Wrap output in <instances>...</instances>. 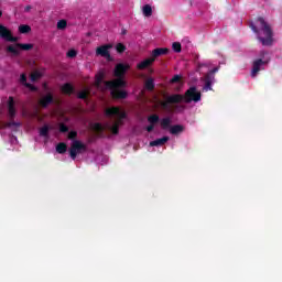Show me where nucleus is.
I'll return each instance as SVG.
<instances>
[{"instance_id": "obj_36", "label": "nucleus", "mask_w": 282, "mask_h": 282, "mask_svg": "<svg viewBox=\"0 0 282 282\" xmlns=\"http://www.w3.org/2000/svg\"><path fill=\"white\" fill-rule=\"evenodd\" d=\"M181 77L180 75H174V77L172 78V83H180Z\"/></svg>"}, {"instance_id": "obj_38", "label": "nucleus", "mask_w": 282, "mask_h": 282, "mask_svg": "<svg viewBox=\"0 0 282 282\" xmlns=\"http://www.w3.org/2000/svg\"><path fill=\"white\" fill-rule=\"evenodd\" d=\"M107 160H108V159H107V156H104V158H102V163H101V164H107Z\"/></svg>"}, {"instance_id": "obj_33", "label": "nucleus", "mask_w": 282, "mask_h": 282, "mask_svg": "<svg viewBox=\"0 0 282 282\" xmlns=\"http://www.w3.org/2000/svg\"><path fill=\"white\" fill-rule=\"evenodd\" d=\"M59 131L61 133H69V128L66 124L62 123L59 124Z\"/></svg>"}, {"instance_id": "obj_31", "label": "nucleus", "mask_w": 282, "mask_h": 282, "mask_svg": "<svg viewBox=\"0 0 282 282\" xmlns=\"http://www.w3.org/2000/svg\"><path fill=\"white\" fill-rule=\"evenodd\" d=\"M39 78H41V73L35 72L31 74V83H36V80H39Z\"/></svg>"}, {"instance_id": "obj_32", "label": "nucleus", "mask_w": 282, "mask_h": 282, "mask_svg": "<svg viewBox=\"0 0 282 282\" xmlns=\"http://www.w3.org/2000/svg\"><path fill=\"white\" fill-rule=\"evenodd\" d=\"M116 50H117V52H119V54H122V52H124V50H127V46H124V44H122V43H119V44H117Z\"/></svg>"}, {"instance_id": "obj_14", "label": "nucleus", "mask_w": 282, "mask_h": 282, "mask_svg": "<svg viewBox=\"0 0 282 282\" xmlns=\"http://www.w3.org/2000/svg\"><path fill=\"white\" fill-rule=\"evenodd\" d=\"M169 140H170L169 137H162L160 139H155L154 141L150 142V147H164V144H166Z\"/></svg>"}, {"instance_id": "obj_9", "label": "nucleus", "mask_w": 282, "mask_h": 282, "mask_svg": "<svg viewBox=\"0 0 282 282\" xmlns=\"http://www.w3.org/2000/svg\"><path fill=\"white\" fill-rule=\"evenodd\" d=\"M70 160H76V158L83 153H87V144H85L83 141H74L70 144V148L68 150Z\"/></svg>"}, {"instance_id": "obj_5", "label": "nucleus", "mask_w": 282, "mask_h": 282, "mask_svg": "<svg viewBox=\"0 0 282 282\" xmlns=\"http://www.w3.org/2000/svg\"><path fill=\"white\" fill-rule=\"evenodd\" d=\"M197 72H199V74H205L203 77H200L203 91H213V86L215 85V74L219 72V67H215L210 70V62H203L198 63Z\"/></svg>"}, {"instance_id": "obj_10", "label": "nucleus", "mask_w": 282, "mask_h": 282, "mask_svg": "<svg viewBox=\"0 0 282 282\" xmlns=\"http://www.w3.org/2000/svg\"><path fill=\"white\" fill-rule=\"evenodd\" d=\"M33 47L34 45L32 44L18 43L17 45H9L7 47V51L10 52V54H14L15 56H19V54H21L20 50H23L24 52H30V50H32Z\"/></svg>"}, {"instance_id": "obj_22", "label": "nucleus", "mask_w": 282, "mask_h": 282, "mask_svg": "<svg viewBox=\"0 0 282 282\" xmlns=\"http://www.w3.org/2000/svg\"><path fill=\"white\" fill-rule=\"evenodd\" d=\"M40 135L42 138H46V140L50 139V126H44L40 129Z\"/></svg>"}, {"instance_id": "obj_21", "label": "nucleus", "mask_w": 282, "mask_h": 282, "mask_svg": "<svg viewBox=\"0 0 282 282\" xmlns=\"http://www.w3.org/2000/svg\"><path fill=\"white\" fill-rule=\"evenodd\" d=\"M55 151L59 153V155H63L64 153H67V143L59 142L55 147Z\"/></svg>"}, {"instance_id": "obj_17", "label": "nucleus", "mask_w": 282, "mask_h": 282, "mask_svg": "<svg viewBox=\"0 0 282 282\" xmlns=\"http://www.w3.org/2000/svg\"><path fill=\"white\" fill-rule=\"evenodd\" d=\"M169 131L172 135H180V133H182L184 131V126H182V124L171 126Z\"/></svg>"}, {"instance_id": "obj_6", "label": "nucleus", "mask_w": 282, "mask_h": 282, "mask_svg": "<svg viewBox=\"0 0 282 282\" xmlns=\"http://www.w3.org/2000/svg\"><path fill=\"white\" fill-rule=\"evenodd\" d=\"M19 129H21V122H8L6 121V118H3V115L0 116V133L1 135H6V133H8L9 142L12 147H14V144H19V139H17V137L12 134L17 133Z\"/></svg>"}, {"instance_id": "obj_8", "label": "nucleus", "mask_w": 282, "mask_h": 282, "mask_svg": "<svg viewBox=\"0 0 282 282\" xmlns=\"http://www.w3.org/2000/svg\"><path fill=\"white\" fill-rule=\"evenodd\" d=\"M169 54L167 48H155L152 51V54L150 58H147L138 64V69H147V67H151L153 63H155V58H159V56H164Z\"/></svg>"}, {"instance_id": "obj_20", "label": "nucleus", "mask_w": 282, "mask_h": 282, "mask_svg": "<svg viewBox=\"0 0 282 282\" xmlns=\"http://www.w3.org/2000/svg\"><path fill=\"white\" fill-rule=\"evenodd\" d=\"M61 90L63 91V94H66L67 96H72V94H74V86L72 84H64L61 87Z\"/></svg>"}, {"instance_id": "obj_28", "label": "nucleus", "mask_w": 282, "mask_h": 282, "mask_svg": "<svg viewBox=\"0 0 282 282\" xmlns=\"http://www.w3.org/2000/svg\"><path fill=\"white\" fill-rule=\"evenodd\" d=\"M172 48L174 52H176L177 54H180V52H182V44L180 42H174L172 44Z\"/></svg>"}, {"instance_id": "obj_23", "label": "nucleus", "mask_w": 282, "mask_h": 282, "mask_svg": "<svg viewBox=\"0 0 282 282\" xmlns=\"http://www.w3.org/2000/svg\"><path fill=\"white\" fill-rule=\"evenodd\" d=\"M161 127L162 129L166 130V129H171V118L170 117H165L161 120Z\"/></svg>"}, {"instance_id": "obj_37", "label": "nucleus", "mask_w": 282, "mask_h": 282, "mask_svg": "<svg viewBox=\"0 0 282 282\" xmlns=\"http://www.w3.org/2000/svg\"><path fill=\"white\" fill-rule=\"evenodd\" d=\"M30 10H32V7H31V6H26V7L24 8V12H30Z\"/></svg>"}, {"instance_id": "obj_29", "label": "nucleus", "mask_w": 282, "mask_h": 282, "mask_svg": "<svg viewBox=\"0 0 282 282\" xmlns=\"http://www.w3.org/2000/svg\"><path fill=\"white\" fill-rule=\"evenodd\" d=\"M65 28H67V21L65 20H59L57 22V30H65Z\"/></svg>"}, {"instance_id": "obj_4", "label": "nucleus", "mask_w": 282, "mask_h": 282, "mask_svg": "<svg viewBox=\"0 0 282 282\" xmlns=\"http://www.w3.org/2000/svg\"><path fill=\"white\" fill-rule=\"evenodd\" d=\"M249 28L257 35V39L264 47H270L274 43V33L272 26L263 18H258L254 22H250Z\"/></svg>"}, {"instance_id": "obj_3", "label": "nucleus", "mask_w": 282, "mask_h": 282, "mask_svg": "<svg viewBox=\"0 0 282 282\" xmlns=\"http://www.w3.org/2000/svg\"><path fill=\"white\" fill-rule=\"evenodd\" d=\"M105 116L111 119L104 126L98 124V129L118 135L120 124H123V121L127 120V112L119 107H108L105 109Z\"/></svg>"}, {"instance_id": "obj_15", "label": "nucleus", "mask_w": 282, "mask_h": 282, "mask_svg": "<svg viewBox=\"0 0 282 282\" xmlns=\"http://www.w3.org/2000/svg\"><path fill=\"white\" fill-rule=\"evenodd\" d=\"M20 83L24 85V87H28V89H31V91H36V87L28 83V76L25 74L20 75Z\"/></svg>"}, {"instance_id": "obj_16", "label": "nucleus", "mask_w": 282, "mask_h": 282, "mask_svg": "<svg viewBox=\"0 0 282 282\" xmlns=\"http://www.w3.org/2000/svg\"><path fill=\"white\" fill-rule=\"evenodd\" d=\"M52 102H54V96L50 93L41 98V105L44 107L52 105Z\"/></svg>"}, {"instance_id": "obj_27", "label": "nucleus", "mask_w": 282, "mask_h": 282, "mask_svg": "<svg viewBox=\"0 0 282 282\" xmlns=\"http://www.w3.org/2000/svg\"><path fill=\"white\" fill-rule=\"evenodd\" d=\"M67 138H68V140H70L72 142L78 141V140L76 139V138H78V132H76V130L68 131Z\"/></svg>"}, {"instance_id": "obj_25", "label": "nucleus", "mask_w": 282, "mask_h": 282, "mask_svg": "<svg viewBox=\"0 0 282 282\" xmlns=\"http://www.w3.org/2000/svg\"><path fill=\"white\" fill-rule=\"evenodd\" d=\"M148 122H150V124H158V122H160V116L158 115H152L150 117H148Z\"/></svg>"}, {"instance_id": "obj_34", "label": "nucleus", "mask_w": 282, "mask_h": 282, "mask_svg": "<svg viewBox=\"0 0 282 282\" xmlns=\"http://www.w3.org/2000/svg\"><path fill=\"white\" fill-rule=\"evenodd\" d=\"M77 52L76 50L72 48L67 52V57L68 58H76Z\"/></svg>"}, {"instance_id": "obj_13", "label": "nucleus", "mask_w": 282, "mask_h": 282, "mask_svg": "<svg viewBox=\"0 0 282 282\" xmlns=\"http://www.w3.org/2000/svg\"><path fill=\"white\" fill-rule=\"evenodd\" d=\"M109 50H111V45H102L97 48V54L99 56H104V58H109Z\"/></svg>"}, {"instance_id": "obj_18", "label": "nucleus", "mask_w": 282, "mask_h": 282, "mask_svg": "<svg viewBox=\"0 0 282 282\" xmlns=\"http://www.w3.org/2000/svg\"><path fill=\"white\" fill-rule=\"evenodd\" d=\"M144 87L148 91H153L155 89V79H153V77H148Z\"/></svg>"}, {"instance_id": "obj_30", "label": "nucleus", "mask_w": 282, "mask_h": 282, "mask_svg": "<svg viewBox=\"0 0 282 282\" xmlns=\"http://www.w3.org/2000/svg\"><path fill=\"white\" fill-rule=\"evenodd\" d=\"M39 78H41V73L35 72L31 74V83H36V80H39Z\"/></svg>"}, {"instance_id": "obj_39", "label": "nucleus", "mask_w": 282, "mask_h": 282, "mask_svg": "<svg viewBox=\"0 0 282 282\" xmlns=\"http://www.w3.org/2000/svg\"><path fill=\"white\" fill-rule=\"evenodd\" d=\"M0 17H1V11H0Z\"/></svg>"}, {"instance_id": "obj_12", "label": "nucleus", "mask_w": 282, "mask_h": 282, "mask_svg": "<svg viewBox=\"0 0 282 282\" xmlns=\"http://www.w3.org/2000/svg\"><path fill=\"white\" fill-rule=\"evenodd\" d=\"M17 116V108L14 97H9L8 100V118L12 119Z\"/></svg>"}, {"instance_id": "obj_11", "label": "nucleus", "mask_w": 282, "mask_h": 282, "mask_svg": "<svg viewBox=\"0 0 282 282\" xmlns=\"http://www.w3.org/2000/svg\"><path fill=\"white\" fill-rule=\"evenodd\" d=\"M0 36L4 39V41H9L10 43H17V37L12 36V33L8 30V28L0 24Z\"/></svg>"}, {"instance_id": "obj_19", "label": "nucleus", "mask_w": 282, "mask_h": 282, "mask_svg": "<svg viewBox=\"0 0 282 282\" xmlns=\"http://www.w3.org/2000/svg\"><path fill=\"white\" fill-rule=\"evenodd\" d=\"M77 96L82 100H87V98H89V96H91V89H89V87H85L84 90L77 93Z\"/></svg>"}, {"instance_id": "obj_1", "label": "nucleus", "mask_w": 282, "mask_h": 282, "mask_svg": "<svg viewBox=\"0 0 282 282\" xmlns=\"http://www.w3.org/2000/svg\"><path fill=\"white\" fill-rule=\"evenodd\" d=\"M127 69H129V66L124 64H118L115 67V77L117 79L113 80H105V74L100 73L96 76L95 79V87L96 89H99V91H109L111 98L118 99H124L127 98L128 94L124 90V87H127V82H124V74H127Z\"/></svg>"}, {"instance_id": "obj_26", "label": "nucleus", "mask_w": 282, "mask_h": 282, "mask_svg": "<svg viewBox=\"0 0 282 282\" xmlns=\"http://www.w3.org/2000/svg\"><path fill=\"white\" fill-rule=\"evenodd\" d=\"M31 30H32V28H30V25H28V24H21L19 26V32L21 34H28Z\"/></svg>"}, {"instance_id": "obj_7", "label": "nucleus", "mask_w": 282, "mask_h": 282, "mask_svg": "<svg viewBox=\"0 0 282 282\" xmlns=\"http://www.w3.org/2000/svg\"><path fill=\"white\" fill-rule=\"evenodd\" d=\"M270 53L265 50H262L258 53V57L253 59L251 65V78H257L259 72L265 70L268 65H270Z\"/></svg>"}, {"instance_id": "obj_35", "label": "nucleus", "mask_w": 282, "mask_h": 282, "mask_svg": "<svg viewBox=\"0 0 282 282\" xmlns=\"http://www.w3.org/2000/svg\"><path fill=\"white\" fill-rule=\"evenodd\" d=\"M155 129V126H153L152 123H150L145 130L148 131V133H152V131Z\"/></svg>"}, {"instance_id": "obj_24", "label": "nucleus", "mask_w": 282, "mask_h": 282, "mask_svg": "<svg viewBox=\"0 0 282 282\" xmlns=\"http://www.w3.org/2000/svg\"><path fill=\"white\" fill-rule=\"evenodd\" d=\"M142 12L144 17H151L153 14V9L150 7V4L143 6Z\"/></svg>"}, {"instance_id": "obj_2", "label": "nucleus", "mask_w": 282, "mask_h": 282, "mask_svg": "<svg viewBox=\"0 0 282 282\" xmlns=\"http://www.w3.org/2000/svg\"><path fill=\"white\" fill-rule=\"evenodd\" d=\"M202 100V93L197 90V87L192 86L186 90L185 96L180 94H173L165 96V101L162 104V108L169 113H182L186 109L182 102L188 105L189 102H199Z\"/></svg>"}]
</instances>
